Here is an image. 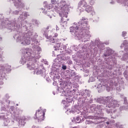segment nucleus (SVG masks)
<instances>
[{
    "label": "nucleus",
    "mask_w": 128,
    "mask_h": 128,
    "mask_svg": "<svg viewBox=\"0 0 128 128\" xmlns=\"http://www.w3.org/2000/svg\"><path fill=\"white\" fill-rule=\"evenodd\" d=\"M79 96H80V98L78 100V106H76L74 108H72L70 110V114H76V112H77V114H80V108H84V105L86 102H89V104H92V102H94V100H92V98H90V100H88V99L86 100L88 98H90V91L86 90L84 92H82L79 94Z\"/></svg>",
    "instance_id": "obj_6"
},
{
    "label": "nucleus",
    "mask_w": 128,
    "mask_h": 128,
    "mask_svg": "<svg viewBox=\"0 0 128 128\" xmlns=\"http://www.w3.org/2000/svg\"><path fill=\"white\" fill-rule=\"evenodd\" d=\"M97 102H99L101 105L92 104L90 106V110L92 112L96 114L95 116H91L92 120H102L101 122H104V112L105 108H108L110 109H106V114H110L112 118H116L120 115V102L114 99L112 96L98 98Z\"/></svg>",
    "instance_id": "obj_2"
},
{
    "label": "nucleus",
    "mask_w": 128,
    "mask_h": 128,
    "mask_svg": "<svg viewBox=\"0 0 128 128\" xmlns=\"http://www.w3.org/2000/svg\"><path fill=\"white\" fill-rule=\"evenodd\" d=\"M120 98H124V94H121L120 95Z\"/></svg>",
    "instance_id": "obj_57"
},
{
    "label": "nucleus",
    "mask_w": 128,
    "mask_h": 128,
    "mask_svg": "<svg viewBox=\"0 0 128 128\" xmlns=\"http://www.w3.org/2000/svg\"><path fill=\"white\" fill-rule=\"evenodd\" d=\"M7 108L4 110L8 112V114H12L16 118H18L20 114H22L24 110L20 108H14V106H10V105L6 104Z\"/></svg>",
    "instance_id": "obj_9"
},
{
    "label": "nucleus",
    "mask_w": 128,
    "mask_h": 128,
    "mask_svg": "<svg viewBox=\"0 0 128 128\" xmlns=\"http://www.w3.org/2000/svg\"><path fill=\"white\" fill-rule=\"evenodd\" d=\"M124 104H126V106H122V110H128V101L126 100V97H124Z\"/></svg>",
    "instance_id": "obj_29"
},
{
    "label": "nucleus",
    "mask_w": 128,
    "mask_h": 128,
    "mask_svg": "<svg viewBox=\"0 0 128 128\" xmlns=\"http://www.w3.org/2000/svg\"><path fill=\"white\" fill-rule=\"evenodd\" d=\"M57 2L56 0H51V4H56Z\"/></svg>",
    "instance_id": "obj_41"
},
{
    "label": "nucleus",
    "mask_w": 128,
    "mask_h": 128,
    "mask_svg": "<svg viewBox=\"0 0 128 128\" xmlns=\"http://www.w3.org/2000/svg\"><path fill=\"white\" fill-rule=\"evenodd\" d=\"M106 124L104 123L102 124L100 126V128H106Z\"/></svg>",
    "instance_id": "obj_40"
},
{
    "label": "nucleus",
    "mask_w": 128,
    "mask_h": 128,
    "mask_svg": "<svg viewBox=\"0 0 128 128\" xmlns=\"http://www.w3.org/2000/svg\"><path fill=\"white\" fill-rule=\"evenodd\" d=\"M71 128H78L77 126L72 127Z\"/></svg>",
    "instance_id": "obj_58"
},
{
    "label": "nucleus",
    "mask_w": 128,
    "mask_h": 128,
    "mask_svg": "<svg viewBox=\"0 0 128 128\" xmlns=\"http://www.w3.org/2000/svg\"><path fill=\"white\" fill-rule=\"evenodd\" d=\"M8 113L6 112V113H1L0 114V120H3L4 126H10L14 124V121L8 118Z\"/></svg>",
    "instance_id": "obj_11"
},
{
    "label": "nucleus",
    "mask_w": 128,
    "mask_h": 128,
    "mask_svg": "<svg viewBox=\"0 0 128 128\" xmlns=\"http://www.w3.org/2000/svg\"><path fill=\"white\" fill-rule=\"evenodd\" d=\"M104 50L103 58L106 62L112 68L116 64V60L120 58V56H118V54L114 52V50L109 47H106Z\"/></svg>",
    "instance_id": "obj_7"
},
{
    "label": "nucleus",
    "mask_w": 128,
    "mask_h": 128,
    "mask_svg": "<svg viewBox=\"0 0 128 128\" xmlns=\"http://www.w3.org/2000/svg\"><path fill=\"white\" fill-rule=\"evenodd\" d=\"M62 90L60 92V93H62L61 96L68 98H66V102H72V98H76V95L75 93L76 92V89H74L68 92H66L64 89H62Z\"/></svg>",
    "instance_id": "obj_10"
},
{
    "label": "nucleus",
    "mask_w": 128,
    "mask_h": 128,
    "mask_svg": "<svg viewBox=\"0 0 128 128\" xmlns=\"http://www.w3.org/2000/svg\"><path fill=\"white\" fill-rule=\"evenodd\" d=\"M50 26H48L46 28H43L44 30H50Z\"/></svg>",
    "instance_id": "obj_46"
},
{
    "label": "nucleus",
    "mask_w": 128,
    "mask_h": 128,
    "mask_svg": "<svg viewBox=\"0 0 128 128\" xmlns=\"http://www.w3.org/2000/svg\"><path fill=\"white\" fill-rule=\"evenodd\" d=\"M53 56H54V54H53Z\"/></svg>",
    "instance_id": "obj_64"
},
{
    "label": "nucleus",
    "mask_w": 128,
    "mask_h": 128,
    "mask_svg": "<svg viewBox=\"0 0 128 128\" xmlns=\"http://www.w3.org/2000/svg\"><path fill=\"white\" fill-rule=\"evenodd\" d=\"M44 64H46L47 66L48 65V61H46V60L44 61Z\"/></svg>",
    "instance_id": "obj_47"
},
{
    "label": "nucleus",
    "mask_w": 128,
    "mask_h": 128,
    "mask_svg": "<svg viewBox=\"0 0 128 128\" xmlns=\"http://www.w3.org/2000/svg\"><path fill=\"white\" fill-rule=\"evenodd\" d=\"M10 66H8V64L0 65V79L2 78V75L3 76L2 77V80H4V70H6V72H10Z\"/></svg>",
    "instance_id": "obj_15"
},
{
    "label": "nucleus",
    "mask_w": 128,
    "mask_h": 128,
    "mask_svg": "<svg viewBox=\"0 0 128 128\" xmlns=\"http://www.w3.org/2000/svg\"><path fill=\"white\" fill-rule=\"evenodd\" d=\"M81 114H82V116H84V120H86V118H87L86 120V121L85 122L86 124H92V122L90 120V118H90L91 116H88V117L84 115V114H86V112H82Z\"/></svg>",
    "instance_id": "obj_22"
},
{
    "label": "nucleus",
    "mask_w": 128,
    "mask_h": 128,
    "mask_svg": "<svg viewBox=\"0 0 128 128\" xmlns=\"http://www.w3.org/2000/svg\"><path fill=\"white\" fill-rule=\"evenodd\" d=\"M52 66L54 68H56V70H58V69L60 67V63H58L56 62L54 63H53Z\"/></svg>",
    "instance_id": "obj_30"
},
{
    "label": "nucleus",
    "mask_w": 128,
    "mask_h": 128,
    "mask_svg": "<svg viewBox=\"0 0 128 128\" xmlns=\"http://www.w3.org/2000/svg\"><path fill=\"white\" fill-rule=\"evenodd\" d=\"M102 118H104V121H102V120H98V122H105V124H107V126H112V122L110 120L106 118H104V116H102Z\"/></svg>",
    "instance_id": "obj_23"
},
{
    "label": "nucleus",
    "mask_w": 128,
    "mask_h": 128,
    "mask_svg": "<svg viewBox=\"0 0 128 128\" xmlns=\"http://www.w3.org/2000/svg\"><path fill=\"white\" fill-rule=\"evenodd\" d=\"M95 44L97 45L98 48L100 50H102L104 48V46L102 42H100V39L96 38L95 40Z\"/></svg>",
    "instance_id": "obj_20"
},
{
    "label": "nucleus",
    "mask_w": 128,
    "mask_h": 128,
    "mask_svg": "<svg viewBox=\"0 0 128 128\" xmlns=\"http://www.w3.org/2000/svg\"><path fill=\"white\" fill-rule=\"evenodd\" d=\"M24 10H30V6L26 4H25V6L24 8Z\"/></svg>",
    "instance_id": "obj_37"
},
{
    "label": "nucleus",
    "mask_w": 128,
    "mask_h": 128,
    "mask_svg": "<svg viewBox=\"0 0 128 128\" xmlns=\"http://www.w3.org/2000/svg\"><path fill=\"white\" fill-rule=\"evenodd\" d=\"M84 120V118L82 116H77L76 118H73V120H72V122H77L78 124H80V122H82Z\"/></svg>",
    "instance_id": "obj_21"
},
{
    "label": "nucleus",
    "mask_w": 128,
    "mask_h": 128,
    "mask_svg": "<svg viewBox=\"0 0 128 128\" xmlns=\"http://www.w3.org/2000/svg\"><path fill=\"white\" fill-rule=\"evenodd\" d=\"M66 100H63L62 101V104H66Z\"/></svg>",
    "instance_id": "obj_54"
},
{
    "label": "nucleus",
    "mask_w": 128,
    "mask_h": 128,
    "mask_svg": "<svg viewBox=\"0 0 128 128\" xmlns=\"http://www.w3.org/2000/svg\"><path fill=\"white\" fill-rule=\"evenodd\" d=\"M12 14H20L18 18H15L13 20L10 21L8 18L6 20H2V24L0 25V30L2 28H8L10 32H16L14 36L16 38L18 42H20L22 46H28L32 42V46H38V42L36 40V38L38 36V33L32 32L30 30H26L25 32L22 31V28H24L26 30H30L32 28V24L28 23L26 20L28 16H30V14L28 12H22L21 10H16L12 12Z\"/></svg>",
    "instance_id": "obj_1"
},
{
    "label": "nucleus",
    "mask_w": 128,
    "mask_h": 128,
    "mask_svg": "<svg viewBox=\"0 0 128 128\" xmlns=\"http://www.w3.org/2000/svg\"><path fill=\"white\" fill-rule=\"evenodd\" d=\"M88 22L86 18H82L80 20L74 23L72 26L70 27V32H72L76 40H82V42H88L92 35L90 30Z\"/></svg>",
    "instance_id": "obj_5"
},
{
    "label": "nucleus",
    "mask_w": 128,
    "mask_h": 128,
    "mask_svg": "<svg viewBox=\"0 0 128 128\" xmlns=\"http://www.w3.org/2000/svg\"><path fill=\"white\" fill-rule=\"evenodd\" d=\"M74 86H76V88L78 87V84H74Z\"/></svg>",
    "instance_id": "obj_55"
},
{
    "label": "nucleus",
    "mask_w": 128,
    "mask_h": 128,
    "mask_svg": "<svg viewBox=\"0 0 128 128\" xmlns=\"http://www.w3.org/2000/svg\"><path fill=\"white\" fill-rule=\"evenodd\" d=\"M126 68H128V66H126Z\"/></svg>",
    "instance_id": "obj_63"
},
{
    "label": "nucleus",
    "mask_w": 128,
    "mask_h": 128,
    "mask_svg": "<svg viewBox=\"0 0 128 128\" xmlns=\"http://www.w3.org/2000/svg\"><path fill=\"white\" fill-rule=\"evenodd\" d=\"M120 48H124L125 52H128V40H124L120 46Z\"/></svg>",
    "instance_id": "obj_19"
},
{
    "label": "nucleus",
    "mask_w": 128,
    "mask_h": 128,
    "mask_svg": "<svg viewBox=\"0 0 128 128\" xmlns=\"http://www.w3.org/2000/svg\"><path fill=\"white\" fill-rule=\"evenodd\" d=\"M116 0L118 2V4H123L124 6L128 7V0H112V2H110V4H114V2H116Z\"/></svg>",
    "instance_id": "obj_17"
},
{
    "label": "nucleus",
    "mask_w": 128,
    "mask_h": 128,
    "mask_svg": "<svg viewBox=\"0 0 128 128\" xmlns=\"http://www.w3.org/2000/svg\"><path fill=\"white\" fill-rule=\"evenodd\" d=\"M4 15L2 14H0V26L2 23V20H4Z\"/></svg>",
    "instance_id": "obj_32"
},
{
    "label": "nucleus",
    "mask_w": 128,
    "mask_h": 128,
    "mask_svg": "<svg viewBox=\"0 0 128 128\" xmlns=\"http://www.w3.org/2000/svg\"><path fill=\"white\" fill-rule=\"evenodd\" d=\"M62 68L64 70H66V66L62 64Z\"/></svg>",
    "instance_id": "obj_42"
},
{
    "label": "nucleus",
    "mask_w": 128,
    "mask_h": 128,
    "mask_svg": "<svg viewBox=\"0 0 128 128\" xmlns=\"http://www.w3.org/2000/svg\"><path fill=\"white\" fill-rule=\"evenodd\" d=\"M12 0V2H14H14H18L20 0Z\"/></svg>",
    "instance_id": "obj_48"
},
{
    "label": "nucleus",
    "mask_w": 128,
    "mask_h": 128,
    "mask_svg": "<svg viewBox=\"0 0 128 128\" xmlns=\"http://www.w3.org/2000/svg\"><path fill=\"white\" fill-rule=\"evenodd\" d=\"M119 54H124V51L122 50L119 52Z\"/></svg>",
    "instance_id": "obj_50"
},
{
    "label": "nucleus",
    "mask_w": 128,
    "mask_h": 128,
    "mask_svg": "<svg viewBox=\"0 0 128 128\" xmlns=\"http://www.w3.org/2000/svg\"><path fill=\"white\" fill-rule=\"evenodd\" d=\"M114 86L118 92H120V90H122V84H120L118 82H115Z\"/></svg>",
    "instance_id": "obj_26"
},
{
    "label": "nucleus",
    "mask_w": 128,
    "mask_h": 128,
    "mask_svg": "<svg viewBox=\"0 0 128 128\" xmlns=\"http://www.w3.org/2000/svg\"><path fill=\"white\" fill-rule=\"evenodd\" d=\"M10 12H12V9L10 8L8 10V12H7V14H10Z\"/></svg>",
    "instance_id": "obj_45"
},
{
    "label": "nucleus",
    "mask_w": 128,
    "mask_h": 128,
    "mask_svg": "<svg viewBox=\"0 0 128 128\" xmlns=\"http://www.w3.org/2000/svg\"><path fill=\"white\" fill-rule=\"evenodd\" d=\"M2 40V37H0V40Z\"/></svg>",
    "instance_id": "obj_59"
},
{
    "label": "nucleus",
    "mask_w": 128,
    "mask_h": 128,
    "mask_svg": "<svg viewBox=\"0 0 128 128\" xmlns=\"http://www.w3.org/2000/svg\"><path fill=\"white\" fill-rule=\"evenodd\" d=\"M96 3V0H89V4L91 6H94Z\"/></svg>",
    "instance_id": "obj_34"
},
{
    "label": "nucleus",
    "mask_w": 128,
    "mask_h": 128,
    "mask_svg": "<svg viewBox=\"0 0 128 128\" xmlns=\"http://www.w3.org/2000/svg\"><path fill=\"white\" fill-rule=\"evenodd\" d=\"M70 57L68 56L66 57V60H70Z\"/></svg>",
    "instance_id": "obj_51"
},
{
    "label": "nucleus",
    "mask_w": 128,
    "mask_h": 128,
    "mask_svg": "<svg viewBox=\"0 0 128 128\" xmlns=\"http://www.w3.org/2000/svg\"><path fill=\"white\" fill-rule=\"evenodd\" d=\"M68 19H67V20H66V21H68Z\"/></svg>",
    "instance_id": "obj_62"
},
{
    "label": "nucleus",
    "mask_w": 128,
    "mask_h": 128,
    "mask_svg": "<svg viewBox=\"0 0 128 128\" xmlns=\"http://www.w3.org/2000/svg\"><path fill=\"white\" fill-rule=\"evenodd\" d=\"M95 80H96V79H94V78L90 77V79H89V82H94Z\"/></svg>",
    "instance_id": "obj_39"
},
{
    "label": "nucleus",
    "mask_w": 128,
    "mask_h": 128,
    "mask_svg": "<svg viewBox=\"0 0 128 128\" xmlns=\"http://www.w3.org/2000/svg\"><path fill=\"white\" fill-rule=\"evenodd\" d=\"M121 59L122 60H124L128 62V52H126L125 54H123Z\"/></svg>",
    "instance_id": "obj_27"
},
{
    "label": "nucleus",
    "mask_w": 128,
    "mask_h": 128,
    "mask_svg": "<svg viewBox=\"0 0 128 128\" xmlns=\"http://www.w3.org/2000/svg\"><path fill=\"white\" fill-rule=\"evenodd\" d=\"M4 57L2 56V52L0 50V61L2 60V58Z\"/></svg>",
    "instance_id": "obj_38"
},
{
    "label": "nucleus",
    "mask_w": 128,
    "mask_h": 128,
    "mask_svg": "<svg viewBox=\"0 0 128 128\" xmlns=\"http://www.w3.org/2000/svg\"><path fill=\"white\" fill-rule=\"evenodd\" d=\"M126 34H128V32L126 31H123L122 32V38H124L125 36H126Z\"/></svg>",
    "instance_id": "obj_35"
},
{
    "label": "nucleus",
    "mask_w": 128,
    "mask_h": 128,
    "mask_svg": "<svg viewBox=\"0 0 128 128\" xmlns=\"http://www.w3.org/2000/svg\"><path fill=\"white\" fill-rule=\"evenodd\" d=\"M16 8H24V6H26V4L23 2H21L20 0L17 1V2H14V5Z\"/></svg>",
    "instance_id": "obj_18"
},
{
    "label": "nucleus",
    "mask_w": 128,
    "mask_h": 128,
    "mask_svg": "<svg viewBox=\"0 0 128 128\" xmlns=\"http://www.w3.org/2000/svg\"><path fill=\"white\" fill-rule=\"evenodd\" d=\"M44 76V78H46V82H50V78H48V76L46 75V70H45V74L44 76Z\"/></svg>",
    "instance_id": "obj_33"
},
{
    "label": "nucleus",
    "mask_w": 128,
    "mask_h": 128,
    "mask_svg": "<svg viewBox=\"0 0 128 128\" xmlns=\"http://www.w3.org/2000/svg\"><path fill=\"white\" fill-rule=\"evenodd\" d=\"M82 4L83 8H85V10L86 12L90 14L92 16L96 14V12H94V8L92 6H90L88 4V3H86V0H80L78 4V12H82L84 10V9L80 6H82Z\"/></svg>",
    "instance_id": "obj_8"
},
{
    "label": "nucleus",
    "mask_w": 128,
    "mask_h": 128,
    "mask_svg": "<svg viewBox=\"0 0 128 128\" xmlns=\"http://www.w3.org/2000/svg\"><path fill=\"white\" fill-rule=\"evenodd\" d=\"M57 6H55L54 10L52 8L54 6L52 4H48L47 2H43V6L44 8H42V12L46 14L48 16H49L50 18H52V14L54 12L58 14L59 16H61V20L62 22H66V20H64V18H68V12H70V6L68 5L66 2L64 0H62L60 3L57 4Z\"/></svg>",
    "instance_id": "obj_4"
},
{
    "label": "nucleus",
    "mask_w": 128,
    "mask_h": 128,
    "mask_svg": "<svg viewBox=\"0 0 128 128\" xmlns=\"http://www.w3.org/2000/svg\"><path fill=\"white\" fill-rule=\"evenodd\" d=\"M24 118V117H22L19 120V124H20V126H24V124H26Z\"/></svg>",
    "instance_id": "obj_28"
},
{
    "label": "nucleus",
    "mask_w": 128,
    "mask_h": 128,
    "mask_svg": "<svg viewBox=\"0 0 128 128\" xmlns=\"http://www.w3.org/2000/svg\"><path fill=\"white\" fill-rule=\"evenodd\" d=\"M53 86H56V82H53Z\"/></svg>",
    "instance_id": "obj_56"
},
{
    "label": "nucleus",
    "mask_w": 128,
    "mask_h": 128,
    "mask_svg": "<svg viewBox=\"0 0 128 128\" xmlns=\"http://www.w3.org/2000/svg\"><path fill=\"white\" fill-rule=\"evenodd\" d=\"M33 22L34 26H37V28H38V26H40V22L36 20H33Z\"/></svg>",
    "instance_id": "obj_31"
},
{
    "label": "nucleus",
    "mask_w": 128,
    "mask_h": 128,
    "mask_svg": "<svg viewBox=\"0 0 128 128\" xmlns=\"http://www.w3.org/2000/svg\"><path fill=\"white\" fill-rule=\"evenodd\" d=\"M60 85L61 88H58L57 89L58 92H62V90H64V88H68V83L66 82L60 83Z\"/></svg>",
    "instance_id": "obj_24"
},
{
    "label": "nucleus",
    "mask_w": 128,
    "mask_h": 128,
    "mask_svg": "<svg viewBox=\"0 0 128 128\" xmlns=\"http://www.w3.org/2000/svg\"><path fill=\"white\" fill-rule=\"evenodd\" d=\"M46 110L44 109L42 110V109H39L36 112L35 116L34 117L35 120L38 122H42V120H44V114H46Z\"/></svg>",
    "instance_id": "obj_12"
},
{
    "label": "nucleus",
    "mask_w": 128,
    "mask_h": 128,
    "mask_svg": "<svg viewBox=\"0 0 128 128\" xmlns=\"http://www.w3.org/2000/svg\"><path fill=\"white\" fill-rule=\"evenodd\" d=\"M71 74H72V76H76V72H74V71H72Z\"/></svg>",
    "instance_id": "obj_49"
},
{
    "label": "nucleus",
    "mask_w": 128,
    "mask_h": 128,
    "mask_svg": "<svg viewBox=\"0 0 128 128\" xmlns=\"http://www.w3.org/2000/svg\"><path fill=\"white\" fill-rule=\"evenodd\" d=\"M68 64H72V60H68Z\"/></svg>",
    "instance_id": "obj_44"
},
{
    "label": "nucleus",
    "mask_w": 128,
    "mask_h": 128,
    "mask_svg": "<svg viewBox=\"0 0 128 128\" xmlns=\"http://www.w3.org/2000/svg\"><path fill=\"white\" fill-rule=\"evenodd\" d=\"M8 98H10V94H6L3 98L2 100L0 102V104H1V112H4L6 110V108H8L6 104H8V106H10V100H8Z\"/></svg>",
    "instance_id": "obj_13"
},
{
    "label": "nucleus",
    "mask_w": 128,
    "mask_h": 128,
    "mask_svg": "<svg viewBox=\"0 0 128 128\" xmlns=\"http://www.w3.org/2000/svg\"><path fill=\"white\" fill-rule=\"evenodd\" d=\"M58 35V33H55L54 34V37L56 38Z\"/></svg>",
    "instance_id": "obj_52"
},
{
    "label": "nucleus",
    "mask_w": 128,
    "mask_h": 128,
    "mask_svg": "<svg viewBox=\"0 0 128 128\" xmlns=\"http://www.w3.org/2000/svg\"><path fill=\"white\" fill-rule=\"evenodd\" d=\"M60 76L58 75H56L54 76V78H56V80H60Z\"/></svg>",
    "instance_id": "obj_43"
},
{
    "label": "nucleus",
    "mask_w": 128,
    "mask_h": 128,
    "mask_svg": "<svg viewBox=\"0 0 128 128\" xmlns=\"http://www.w3.org/2000/svg\"><path fill=\"white\" fill-rule=\"evenodd\" d=\"M54 40L56 41L55 42H54V44H56V46H54V50H60V46H62V44L61 43H58V40H56V38H54Z\"/></svg>",
    "instance_id": "obj_25"
},
{
    "label": "nucleus",
    "mask_w": 128,
    "mask_h": 128,
    "mask_svg": "<svg viewBox=\"0 0 128 128\" xmlns=\"http://www.w3.org/2000/svg\"><path fill=\"white\" fill-rule=\"evenodd\" d=\"M16 106H18V104H16Z\"/></svg>",
    "instance_id": "obj_60"
},
{
    "label": "nucleus",
    "mask_w": 128,
    "mask_h": 128,
    "mask_svg": "<svg viewBox=\"0 0 128 128\" xmlns=\"http://www.w3.org/2000/svg\"><path fill=\"white\" fill-rule=\"evenodd\" d=\"M4 76L3 75H1V78H0V86H2L4 84V82H2V77Z\"/></svg>",
    "instance_id": "obj_36"
},
{
    "label": "nucleus",
    "mask_w": 128,
    "mask_h": 128,
    "mask_svg": "<svg viewBox=\"0 0 128 128\" xmlns=\"http://www.w3.org/2000/svg\"><path fill=\"white\" fill-rule=\"evenodd\" d=\"M60 30V28H58V26H56V30Z\"/></svg>",
    "instance_id": "obj_53"
},
{
    "label": "nucleus",
    "mask_w": 128,
    "mask_h": 128,
    "mask_svg": "<svg viewBox=\"0 0 128 128\" xmlns=\"http://www.w3.org/2000/svg\"><path fill=\"white\" fill-rule=\"evenodd\" d=\"M32 48L22 49V56L20 61V64L24 66L27 62L26 68L30 70H34V74L44 76L46 74V69L42 68V69H38V60L40 56V52H42V48L38 45H33Z\"/></svg>",
    "instance_id": "obj_3"
},
{
    "label": "nucleus",
    "mask_w": 128,
    "mask_h": 128,
    "mask_svg": "<svg viewBox=\"0 0 128 128\" xmlns=\"http://www.w3.org/2000/svg\"><path fill=\"white\" fill-rule=\"evenodd\" d=\"M41 32L42 34L44 36H45L47 40H49L50 42H56V40H55L54 37H52L50 36H48V30H47L46 29H44L43 28L41 30Z\"/></svg>",
    "instance_id": "obj_16"
},
{
    "label": "nucleus",
    "mask_w": 128,
    "mask_h": 128,
    "mask_svg": "<svg viewBox=\"0 0 128 128\" xmlns=\"http://www.w3.org/2000/svg\"><path fill=\"white\" fill-rule=\"evenodd\" d=\"M112 88V85L108 82L106 83L105 84H102L100 83L97 86L98 92H100L102 90H106L108 92H110Z\"/></svg>",
    "instance_id": "obj_14"
},
{
    "label": "nucleus",
    "mask_w": 128,
    "mask_h": 128,
    "mask_svg": "<svg viewBox=\"0 0 128 128\" xmlns=\"http://www.w3.org/2000/svg\"><path fill=\"white\" fill-rule=\"evenodd\" d=\"M53 94L54 95V94H56V93L53 92Z\"/></svg>",
    "instance_id": "obj_61"
}]
</instances>
